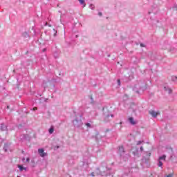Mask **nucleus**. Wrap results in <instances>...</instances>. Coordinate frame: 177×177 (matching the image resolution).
Returning <instances> with one entry per match:
<instances>
[{
  "mask_svg": "<svg viewBox=\"0 0 177 177\" xmlns=\"http://www.w3.org/2000/svg\"><path fill=\"white\" fill-rule=\"evenodd\" d=\"M54 131H55V129H53V127H50L49 129V133H50V134L53 133Z\"/></svg>",
  "mask_w": 177,
  "mask_h": 177,
  "instance_id": "6e6552de",
  "label": "nucleus"
},
{
  "mask_svg": "<svg viewBox=\"0 0 177 177\" xmlns=\"http://www.w3.org/2000/svg\"><path fill=\"white\" fill-rule=\"evenodd\" d=\"M118 85H120L121 84V80H118Z\"/></svg>",
  "mask_w": 177,
  "mask_h": 177,
  "instance_id": "ddd939ff",
  "label": "nucleus"
},
{
  "mask_svg": "<svg viewBox=\"0 0 177 177\" xmlns=\"http://www.w3.org/2000/svg\"><path fill=\"white\" fill-rule=\"evenodd\" d=\"M25 160H26V158H24L22 159V161H23L24 162H30V158H27L26 162H25Z\"/></svg>",
  "mask_w": 177,
  "mask_h": 177,
  "instance_id": "0eeeda50",
  "label": "nucleus"
},
{
  "mask_svg": "<svg viewBox=\"0 0 177 177\" xmlns=\"http://www.w3.org/2000/svg\"><path fill=\"white\" fill-rule=\"evenodd\" d=\"M5 129H6V126L2 124L1 125V131H5Z\"/></svg>",
  "mask_w": 177,
  "mask_h": 177,
  "instance_id": "1a4fd4ad",
  "label": "nucleus"
},
{
  "mask_svg": "<svg viewBox=\"0 0 177 177\" xmlns=\"http://www.w3.org/2000/svg\"><path fill=\"white\" fill-rule=\"evenodd\" d=\"M86 126H87V127H91V124L87 123V124H86Z\"/></svg>",
  "mask_w": 177,
  "mask_h": 177,
  "instance_id": "f3484780",
  "label": "nucleus"
},
{
  "mask_svg": "<svg viewBox=\"0 0 177 177\" xmlns=\"http://www.w3.org/2000/svg\"><path fill=\"white\" fill-rule=\"evenodd\" d=\"M46 24H48V22H46Z\"/></svg>",
  "mask_w": 177,
  "mask_h": 177,
  "instance_id": "5701e85b",
  "label": "nucleus"
},
{
  "mask_svg": "<svg viewBox=\"0 0 177 177\" xmlns=\"http://www.w3.org/2000/svg\"><path fill=\"white\" fill-rule=\"evenodd\" d=\"M17 177H19V176H17Z\"/></svg>",
  "mask_w": 177,
  "mask_h": 177,
  "instance_id": "b1692460",
  "label": "nucleus"
},
{
  "mask_svg": "<svg viewBox=\"0 0 177 177\" xmlns=\"http://www.w3.org/2000/svg\"><path fill=\"white\" fill-rule=\"evenodd\" d=\"M140 150H141V151H143V147H140Z\"/></svg>",
  "mask_w": 177,
  "mask_h": 177,
  "instance_id": "a211bd4d",
  "label": "nucleus"
},
{
  "mask_svg": "<svg viewBox=\"0 0 177 177\" xmlns=\"http://www.w3.org/2000/svg\"><path fill=\"white\" fill-rule=\"evenodd\" d=\"M45 49L43 50V52H44Z\"/></svg>",
  "mask_w": 177,
  "mask_h": 177,
  "instance_id": "4be33fe9",
  "label": "nucleus"
},
{
  "mask_svg": "<svg viewBox=\"0 0 177 177\" xmlns=\"http://www.w3.org/2000/svg\"><path fill=\"white\" fill-rule=\"evenodd\" d=\"M79 2L82 4L84 5L85 3V1L84 0H79Z\"/></svg>",
  "mask_w": 177,
  "mask_h": 177,
  "instance_id": "9b49d317",
  "label": "nucleus"
},
{
  "mask_svg": "<svg viewBox=\"0 0 177 177\" xmlns=\"http://www.w3.org/2000/svg\"><path fill=\"white\" fill-rule=\"evenodd\" d=\"M111 117H114V115H111Z\"/></svg>",
  "mask_w": 177,
  "mask_h": 177,
  "instance_id": "412c9836",
  "label": "nucleus"
},
{
  "mask_svg": "<svg viewBox=\"0 0 177 177\" xmlns=\"http://www.w3.org/2000/svg\"><path fill=\"white\" fill-rule=\"evenodd\" d=\"M33 110H34V111H35V110H38V108H37V107H34V108H33Z\"/></svg>",
  "mask_w": 177,
  "mask_h": 177,
  "instance_id": "2eb2a0df",
  "label": "nucleus"
},
{
  "mask_svg": "<svg viewBox=\"0 0 177 177\" xmlns=\"http://www.w3.org/2000/svg\"><path fill=\"white\" fill-rule=\"evenodd\" d=\"M119 153L120 154H124V153H125V150L124 149V147L123 146L119 147Z\"/></svg>",
  "mask_w": 177,
  "mask_h": 177,
  "instance_id": "20e7f679",
  "label": "nucleus"
},
{
  "mask_svg": "<svg viewBox=\"0 0 177 177\" xmlns=\"http://www.w3.org/2000/svg\"><path fill=\"white\" fill-rule=\"evenodd\" d=\"M91 176H95V173H91Z\"/></svg>",
  "mask_w": 177,
  "mask_h": 177,
  "instance_id": "6ab92c4d",
  "label": "nucleus"
},
{
  "mask_svg": "<svg viewBox=\"0 0 177 177\" xmlns=\"http://www.w3.org/2000/svg\"><path fill=\"white\" fill-rule=\"evenodd\" d=\"M149 114L151 115H152V117H157V115H158V114H160V112L158 111V112H156V111H153V110H151L149 111Z\"/></svg>",
  "mask_w": 177,
  "mask_h": 177,
  "instance_id": "f03ea898",
  "label": "nucleus"
},
{
  "mask_svg": "<svg viewBox=\"0 0 177 177\" xmlns=\"http://www.w3.org/2000/svg\"><path fill=\"white\" fill-rule=\"evenodd\" d=\"M165 158H167V156L162 155V156L159 157V160L161 161V160H163V161H165Z\"/></svg>",
  "mask_w": 177,
  "mask_h": 177,
  "instance_id": "39448f33",
  "label": "nucleus"
},
{
  "mask_svg": "<svg viewBox=\"0 0 177 177\" xmlns=\"http://www.w3.org/2000/svg\"><path fill=\"white\" fill-rule=\"evenodd\" d=\"M38 153L40 156V157H46V156H48V153L46 152H45V150H44V149H38Z\"/></svg>",
  "mask_w": 177,
  "mask_h": 177,
  "instance_id": "f257e3e1",
  "label": "nucleus"
},
{
  "mask_svg": "<svg viewBox=\"0 0 177 177\" xmlns=\"http://www.w3.org/2000/svg\"><path fill=\"white\" fill-rule=\"evenodd\" d=\"M159 163H158V167H162V162H161V160H158Z\"/></svg>",
  "mask_w": 177,
  "mask_h": 177,
  "instance_id": "9d476101",
  "label": "nucleus"
},
{
  "mask_svg": "<svg viewBox=\"0 0 177 177\" xmlns=\"http://www.w3.org/2000/svg\"><path fill=\"white\" fill-rule=\"evenodd\" d=\"M173 176H174V175H172V174H169L167 176V177H173Z\"/></svg>",
  "mask_w": 177,
  "mask_h": 177,
  "instance_id": "f8f14e48",
  "label": "nucleus"
},
{
  "mask_svg": "<svg viewBox=\"0 0 177 177\" xmlns=\"http://www.w3.org/2000/svg\"><path fill=\"white\" fill-rule=\"evenodd\" d=\"M141 143H142V141H138V142H137V145H140Z\"/></svg>",
  "mask_w": 177,
  "mask_h": 177,
  "instance_id": "4468645a",
  "label": "nucleus"
},
{
  "mask_svg": "<svg viewBox=\"0 0 177 177\" xmlns=\"http://www.w3.org/2000/svg\"><path fill=\"white\" fill-rule=\"evenodd\" d=\"M129 121L130 124H131V125L136 124V122L135 121V120H133V118H129Z\"/></svg>",
  "mask_w": 177,
  "mask_h": 177,
  "instance_id": "7ed1b4c3",
  "label": "nucleus"
},
{
  "mask_svg": "<svg viewBox=\"0 0 177 177\" xmlns=\"http://www.w3.org/2000/svg\"><path fill=\"white\" fill-rule=\"evenodd\" d=\"M98 15H99V16H102V12H99Z\"/></svg>",
  "mask_w": 177,
  "mask_h": 177,
  "instance_id": "aec40b11",
  "label": "nucleus"
},
{
  "mask_svg": "<svg viewBox=\"0 0 177 177\" xmlns=\"http://www.w3.org/2000/svg\"><path fill=\"white\" fill-rule=\"evenodd\" d=\"M18 168H19V171H23L24 169L26 171V169H27L26 167H23L21 165H18Z\"/></svg>",
  "mask_w": 177,
  "mask_h": 177,
  "instance_id": "423d86ee",
  "label": "nucleus"
},
{
  "mask_svg": "<svg viewBox=\"0 0 177 177\" xmlns=\"http://www.w3.org/2000/svg\"><path fill=\"white\" fill-rule=\"evenodd\" d=\"M140 46H142V47L143 48V47H145V44H140Z\"/></svg>",
  "mask_w": 177,
  "mask_h": 177,
  "instance_id": "dca6fc26",
  "label": "nucleus"
}]
</instances>
